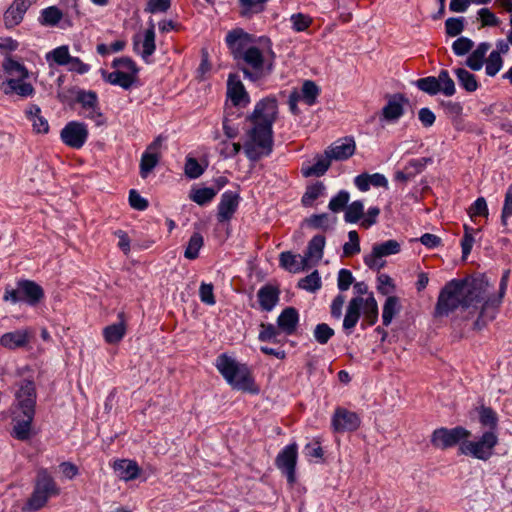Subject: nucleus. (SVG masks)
I'll return each mask as SVG.
<instances>
[{
    "mask_svg": "<svg viewBox=\"0 0 512 512\" xmlns=\"http://www.w3.org/2000/svg\"><path fill=\"white\" fill-rule=\"evenodd\" d=\"M509 277L510 270L507 269L503 272L500 280L498 297L488 298L485 301L488 285L483 279L451 280L440 291L435 315L438 317L448 316L459 308L474 313L482 303L479 317L474 323V328L481 330L496 317L497 308L507 290Z\"/></svg>",
    "mask_w": 512,
    "mask_h": 512,
    "instance_id": "f257e3e1",
    "label": "nucleus"
},
{
    "mask_svg": "<svg viewBox=\"0 0 512 512\" xmlns=\"http://www.w3.org/2000/svg\"><path fill=\"white\" fill-rule=\"evenodd\" d=\"M278 116V103L275 98L260 100L253 112L246 117L252 127L246 132L244 153L251 161L268 156L273 148V123Z\"/></svg>",
    "mask_w": 512,
    "mask_h": 512,
    "instance_id": "f03ea898",
    "label": "nucleus"
},
{
    "mask_svg": "<svg viewBox=\"0 0 512 512\" xmlns=\"http://www.w3.org/2000/svg\"><path fill=\"white\" fill-rule=\"evenodd\" d=\"M216 367L234 389L253 394L259 392L247 365L237 362L226 354H221L217 358Z\"/></svg>",
    "mask_w": 512,
    "mask_h": 512,
    "instance_id": "7ed1b4c3",
    "label": "nucleus"
},
{
    "mask_svg": "<svg viewBox=\"0 0 512 512\" xmlns=\"http://www.w3.org/2000/svg\"><path fill=\"white\" fill-rule=\"evenodd\" d=\"M59 494L60 488L57 486L54 478L46 468H40L37 471L33 492L22 508V511H38L47 504L51 497Z\"/></svg>",
    "mask_w": 512,
    "mask_h": 512,
    "instance_id": "20e7f679",
    "label": "nucleus"
},
{
    "mask_svg": "<svg viewBox=\"0 0 512 512\" xmlns=\"http://www.w3.org/2000/svg\"><path fill=\"white\" fill-rule=\"evenodd\" d=\"M44 298L43 288L32 280H20L16 287L7 285L3 295V301L17 304L25 302L30 306L37 305Z\"/></svg>",
    "mask_w": 512,
    "mask_h": 512,
    "instance_id": "39448f33",
    "label": "nucleus"
},
{
    "mask_svg": "<svg viewBox=\"0 0 512 512\" xmlns=\"http://www.w3.org/2000/svg\"><path fill=\"white\" fill-rule=\"evenodd\" d=\"M239 61L245 64L242 68L244 77L254 82L268 76L273 69V63L268 61L256 46L247 50Z\"/></svg>",
    "mask_w": 512,
    "mask_h": 512,
    "instance_id": "423d86ee",
    "label": "nucleus"
},
{
    "mask_svg": "<svg viewBox=\"0 0 512 512\" xmlns=\"http://www.w3.org/2000/svg\"><path fill=\"white\" fill-rule=\"evenodd\" d=\"M498 444V435L495 431H486L479 440L465 439L460 443L461 454L470 455L476 459L487 461L493 455V450Z\"/></svg>",
    "mask_w": 512,
    "mask_h": 512,
    "instance_id": "0eeeda50",
    "label": "nucleus"
},
{
    "mask_svg": "<svg viewBox=\"0 0 512 512\" xmlns=\"http://www.w3.org/2000/svg\"><path fill=\"white\" fill-rule=\"evenodd\" d=\"M416 86L429 95L442 92L446 96H452L456 92L454 81L447 70H441L438 77L428 76L418 79Z\"/></svg>",
    "mask_w": 512,
    "mask_h": 512,
    "instance_id": "6e6552de",
    "label": "nucleus"
},
{
    "mask_svg": "<svg viewBox=\"0 0 512 512\" xmlns=\"http://www.w3.org/2000/svg\"><path fill=\"white\" fill-rule=\"evenodd\" d=\"M470 436L471 432L461 426H457L452 429L441 427L433 431L431 435V444L435 448L445 450L465 439H468Z\"/></svg>",
    "mask_w": 512,
    "mask_h": 512,
    "instance_id": "1a4fd4ad",
    "label": "nucleus"
},
{
    "mask_svg": "<svg viewBox=\"0 0 512 512\" xmlns=\"http://www.w3.org/2000/svg\"><path fill=\"white\" fill-rule=\"evenodd\" d=\"M76 101L81 104L82 111L80 114L83 117L94 121L97 126L106 123V119L100 111L97 94L94 91H78Z\"/></svg>",
    "mask_w": 512,
    "mask_h": 512,
    "instance_id": "9d476101",
    "label": "nucleus"
},
{
    "mask_svg": "<svg viewBox=\"0 0 512 512\" xmlns=\"http://www.w3.org/2000/svg\"><path fill=\"white\" fill-rule=\"evenodd\" d=\"M400 252V244L396 240H387L383 243L373 245L370 254L364 256V263L373 270L379 271L385 265L383 257L395 255Z\"/></svg>",
    "mask_w": 512,
    "mask_h": 512,
    "instance_id": "9b49d317",
    "label": "nucleus"
},
{
    "mask_svg": "<svg viewBox=\"0 0 512 512\" xmlns=\"http://www.w3.org/2000/svg\"><path fill=\"white\" fill-rule=\"evenodd\" d=\"M88 135L87 125L78 121L68 122L60 132L62 142L73 149L82 148Z\"/></svg>",
    "mask_w": 512,
    "mask_h": 512,
    "instance_id": "f8f14e48",
    "label": "nucleus"
},
{
    "mask_svg": "<svg viewBox=\"0 0 512 512\" xmlns=\"http://www.w3.org/2000/svg\"><path fill=\"white\" fill-rule=\"evenodd\" d=\"M298 446L291 443L284 447L275 459L276 467L287 477L289 483L295 481V467L297 463Z\"/></svg>",
    "mask_w": 512,
    "mask_h": 512,
    "instance_id": "ddd939ff",
    "label": "nucleus"
},
{
    "mask_svg": "<svg viewBox=\"0 0 512 512\" xmlns=\"http://www.w3.org/2000/svg\"><path fill=\"white\" fill-rule=\"evenodd\" d=\"M360 424L361 420L357 413L342 407L335 409L331 419L332 429L337 433L353 432L359 428Z\"/></svg>",
    "mask_w": 512,
    "mask_h": 512,
    "instance_id": "4468645a",
    "label": "nucleus"
},
{
    "mask_svg": "<svg viewBox=\"0 0 512 512\" xmlns=\"http://www.w3.org/2000/svg\"><path fill=\"white\" fill-rule=\"evenodd\" d=\"M253 42V37L242 29H234L226 35V43L235 60H240V57L254 46Z\"/></svg>",
    "mask_w": 512,
    "mask_h": 512,
    "instance_id": "2eb2a0df",
    "label": "nucleus"
},
{
    "mask_svg": "<svg viewBox=\"0 0 512 512\" xmlns=\"http://www.w3.org/2000/svg\"><path fill=\"white\" fill-rule=\"evenodd\" d=\"M38 0H13L3 15V22L7 29L18 26L24 19L28 9Z\"/></svg>",
    "mask_w": 512,
    "mask_h": 512,
    "instance_id": "dca6fc26",
    "label": "nucleus"
},
{
    "mask_svg": "<svg viewBox=\"0 0 512 512\" xmlns=\"http://www.w3.org/2000/svg\"><path fill=\"white\" fill-rule=\"evenodd\" d=\"M15 393L16 400L22 410L35 411L36 405V388L32 379H23L18 384Z\"/></svg>",
    "mask_w": 512,
    "mask_h": 512,
    "instance_id": "f3484780",
    "label": "nucleus"
},
{
    "mask_svg": "<svg viewBox=\"0 0 512 512\" xmlns=\"http://www.w3.org/2000/svg\"><path fill=\"white\" fill-rule=\"evenodd\" d=\"M356 150V143L353 137H343L334 141L326 149V154L333 161H345L349 159Z\"/></svg>",
    "mask_w": 512,
    "mask_h": 512,
    "instance_id": "a211bd4d",
    "label": "nucleus"
},
{
    "mask_svg": "<svg viewBox=\"0 0 512 512\" xmlns=\"http://www.w3.org/2000/svg\"><path fill=\"white\" fill-rule=\"evenodd\" d=\"M239 200V194L233 191H226L221 195L217 212V219L220 223L228 222L232 219L239 206Z\"/></svg>",
    "mask_w": 512,
    "mask_h": 512,
    "instance_id": "6ab92c4d",
    "label": "nucleus"
},
{
    "mask_svg": "<svg viewBox=\"0 0 512 512\" xmlns=\"http://www.w3.org/2000/svg\"><path fill=\"white\" fill-rule=\"evenodd\" d=\"M31 337L32 333L28 328L7 332L0 337V346L8 350L24 348L29 344Z\"/></svg>",
    "mask_w": 512,
    "mask_h": 512,
    "instance_id": "aec40b11",
    "label": "nucleus"
},
{
    "mask_svg": "<svg viewBox=\"0 0 512 512\" xmlns=\"http://www.w3.org/2000/svg\"><path fill=\"white\" fill-rule=\"evenodd\" d=\"M227 96L235 106H246L250 102L249 95L239 76L230 74L227 81Z\"/></svg>",
    "mask_w": 512,
    "mask_h": 512,
    "instance_id": "412c9836",
    "label": "nucleus"
},
{
    "mask_svg": "<svg viewBox=\"0 0 512 512\" xmlns=\"http://www.w3.org/2000/svg\"><path fill=\"white\" fill-rule=\"evenodd\" d=\"M155 37V27L152 22L144 32L142 40L138 39V37H134V50L138 52L145 61H148V58L155 52Z\"/></svg>",
    "mask_w": 512,
    "mask_h": 512,
    "instance_id": "4be33fe9",
    "label": "nucleus"
},
{
    "mask_svg": "<svg viewBox=\"0 0 512 512\" xmlns=\"http://www.w3.org/2000/svg\"><path fill=\"white\" fill-rule=\"evenodd\" d=\"M363 305L364 298L360 296L354 297L349 301L343 320V329L347 334H350L358 323Z\"/></svg>",
    "mask_w": 512,
    "mask_h": 512,
    "instance_id": "5701e85b",
    "label": "nucleus"
},
{
    "mask_svg": "<svg viewBox=\"0 0 512 512\" xmlns=\"http://www.w3.org/2000/svg\"><path fill=\"white\" fill-rule=\"evenodd\" d=\"M160 146V140L156 139L148 146L147 150L142 154L140 161V175L142 178H146L159 162L158 150Z\"/></svg>",
    "mask_w": 512,
    "mask_h": 512,
    "instance_id": "b1692460",
    "label": "nucleus"
},
{
    "mask_svg": "<svg viewBox=\"0 0 512 512\" xmlns=\"http://www.w3.org/2000/svg\"><path fill=\"white\" fill-rule=\"evenodd\" d=\"M22 413V419H15L12 435L18 440L25 441L28 440L31 436V425L34 419L35 411L22 410Z\"/></svg>",
    "mask_w": 512,
    "mask_h": 512,
    "instance_id": "393cba45",
    "label": "nucleus"
},
{
    "mask_svg": "<svg viewBox=\"0 0 512 512\" xmlns=\"http://www.w3.org/2000/svg\"><path fill=\"white\" fill-rule=\"evenodd\" d=\"M279 294V289L272 285L262 286L257 292L260 308L263 311H272L279 301Z\"/></svg>",
    "mask_w": 512,
    "mask_h": 512,
    "instance_id": "a878e982",
    "label": "nucleus"
},
{
    "mask_svg": "<svg viewBox=\"0 0 512 512\" xmlns=\"http://www.w3.org/2000/svg\"><path fill=\"white\" fill-rule=\"evenodd\" d=\"M1 89L6 95L17 94L21 97H29L34 93L33 86L25 79H6Z\"/></svg>",
    "mask_w": 512,
    "mask_h": 512,
    "instance_id": "bb28decb",
    "label": "nucleus"
},
{
    "mask_svg": "<svg viewBox=\"0 0 512 512\" xmlns=\"http://www.w3.org/2000/svg\"><path fill=\"white\" fill-rule=\"evenodd\" d=\"M299 314L294 307L285 308L277 318V325L287 335H292L297 328Z\"/></svg>",
    "mask_w": 512,
    "mask_h": 512,
    "instance_id": "cd10ccee",
    "label": "nucleus"
},
{
    "mask_svg": "<svg viewBox=\"0 0 512 512\" xmlns=\"http://www.w3.org/2000/svg\"><path fill=\"white\" fill-rule=\"evenodd\" d=\"M324 246L325 237L322 235H316L309 241L307 250L303 255V261H306L308 267L322 259Z\"/></svg>",
    "mask_w": 512,
    "mask_h": 512,
    "instance_id": "c85d7f7f",
    "label": "nucleus"
},
{
    "mask_svg": "<svg viewBox=\"0 0 512 512\" xmlns=\"http://www.w3.org/2000/svg\"><path fill=\"white\" fill-rule=\"evenodd\" d=\"M113 469L117 476L125 481L133 480L139 475V466L135 461L122 459L117 460L113 464Z\"/></svg>",
    "mask_w": 512,
    "mask_h": 512,
    "instance_id": "c756f323",
    "label": "nucleus"
},
{
    "mask_svg": "<svg viewBox=\"0 0 512 512\" xmlns=\"http://www.w3.org/2000/svg\"><path fill=\"white\" fill-rule=\"evenodd\" d=\"M279 261L281 267L291 273H299L309 268L306 261H303V256L292 254L289 251L282 252Z\"/></svg>",
    "mask_w": 512,
    "mask_h": 512,
    "instance_id": "7c9ffc66",
    "label": "nucleus"
},
{
    "mask_svg": "<svg viewBox=\"0 0 512 512\" xmlns=\"http://www.w3.org/2000/svg\"><path fill=\"white\" fill-rule=\"evenodd\" d=\"M403 102L401 95L391 97L382 109L383 118L390 122L397 121L404 113Z\"/></svg>",
    "mask_w": 512,
    "mask_h": 512,
    "instance_id": "2f4dec72",
    "label": "nucleus"
},
{
    "mask_svg": "<svg viewBox=\"0 0 512 512\" xmlns=\"http://www.w3.org/2000/svg\"><path fill=\"white\" fill-rule=\"evenodd\" d=\"M27 117L32 122L33 130L36 133L46 134L49 131V124L46 118L41 115V109L37 105H31L26 111Z\"/></svg>",
    "mask_w": 512,
    "mask_h": 512,
    "instance_id": "473e14b6",
    "label": "nucleus"
},
{
    "mask_svg": "<svg viewBox=\"0 0 512 512\" xmlns=\"http://www.w3.org/2000/svg\"><path fill=\"white\" fill-rule=\"evenodd\" d=\"M490 49V44L487 42L480 43L477 48L469 55L466 60V65L473 71H479L483 67L485 56Z\"/></svg>",
    "mask_w": 512,
    "mask_h": 512,
    "instance_id": "72a5a7b5",
    "label": "nucleus"
},
{
    "mask_svg": "<svg viewBox=\"0 0 512 512\" xmlns=\"http://www.w3.org/2000/svg\"><path fill=\"white\" fill-rule=\"evenodd\" d=\"M126 334V324L124 320L106 326L103 329V337L108 344H117Z\"/></svg>",
    "mask_w": 512,
    "mask_h": 512,
    "instance_id": "f704fd0d",
    "label": "nucleus"
},
{
    "mask_svg": "<svg viewBox=\"0 0 512 512\" xmlns=\"http://www.w3.org/2000/svg\"><path fill=\"white\" fill-rule=\"evenodd\" d=\"M63 18V12L57 6H49L40 12L38 22L42 26L54 27L59 24Z\"/></svg>",
    "mask_w": 512,
    "mask_h": 512,
    "instance_id": "c9c22d12",
    "label": "nucleus"
},
{
    "mask_svg": "<svg viewBox=\"0 0 512 512\" xmlns=\"http://www.w3.org/2000/svg\"><path fill=\"white\" fill-rule=\"evenodd\" d=\"M363 311V322L362 327L364 328L365 324L368 326L374 325L378 320V305L375 298L371 295L364 299V305L362 307Z\"/></svg>",
    "mask_w": 512,
    "mask_h": 512,
    "instance_id": "e433bc0d",
    "label": "nucleus"
},
{
    "mask_svg": "<svg viewBox=\"0 0 512 512\" xmlns=\"http://www.w3.org/2000/svg\"><path fill=\"white\" fill-rule=\"evenodd\" d=\"M105 80L112 85H117L125 90H128L133 85L135 76L125 71L116 70L107 74L105 76Z\"/></svg>",
    "mask_w": 512,
    "mask_h": 512,
    "instance_id": "4c0bfd02",
    "label": "nucleus"
},
{
    "mask_svg": "<svg viewBox=\"0 0 512 512\" xmlns=\"http://www.w3.org/2000/svg\"><path fill=\"white\" fill-rule=\"evenodd\" d=\"M459 85L467 92H474L478 89L479 84L474 74L464 68L454 69Z\"/></svg>",
    "mask_w": 512,
    "mask_h": 512,
    "instance_id": "58836bf2",
    "label": "nucleus"
},
{
    "mask_svg": "<svg viewBox=\"0 0 512 512\" xmlns=\"http://www.w3.org/2000/svg\"><path fill=\"white\" fill-rule=\"evenodd\" d=\"M5 73L8 75L7 79H26L28 78V71L21 63L7 58L2 65Z\"/></svg>",
    "mask_w": 512,
    "mask_h": 512,
    "instance_id": "ea45409f",
    "label": "nucleus"
},
{
    "mask_svg": "<svg viewBox=\"0 0 512 512\" xmlns=\"http://www.w3.org/2000/svg\"><path fill=\"white\" fill-rule=\"evenodd\" d=\"M400 311L399 299L396 296H389L383 306L382 321L385 326L390 325L395 315Z\"/></svg>",
    "mask_w": 512,
    "mask_h": 512,
    "instance_id": "a19ab883",
    "label": "nucleus"
},
{
    "mask_svg": "<svg viewBox=\"0 0 512 512\" xmlns=\"http://www.w3.org/2000/svg\"><path fill=\"white\" fill-rule=\"evenodd\" d=\"M333 160L328 157L326 154V151L324 152V155L318 156L316 159V162L309 167L306 171H304L305 176H322L325 174V172L329 169L331 162Z\"/></svg>",
    "mask_w": 512,
    "mask_h": 512,
    "instance_id": "79ce46f5",
    "label": "nucleus"
},
{
    "mask_svg": "<svg viewBox=\"0 0 512 512\" xmlns=\"http://www.w3.org/2000/svg\"><path fill=\"white\" fill-rule=\"evenodd\" d=\"M319 88L318 86L311 80H306L301 88V91L299 92L300 98L302 101H304L307 105L311 106L316 103V99L319 95Z\"/></svg>",
    "mask_w": 512,
    "mask_h": 512,
    "instance_id": "37998d69",
    "label": "nucleus"
},
{
    "mask_svg": "<svg viewBox=\"0 0 512 512\" xmlns=\"http://www.w3.org/2000/svg\"><path fill=\"white\" fill-rule=\"evenodd\" d=\"M204 239L203 236L195 232L191 235L187 247L184 252L185 258L194 260L198 257L200 249L203 247Z\"/></svg>",
    "mask_w": 512,
    "mask_h": 512,
    "instance_id": "c03bdc74",
    "label": "nucleus"
},
{
    "mask_svg": "<svg viewBox=\"0 0 512 512\" xmlns=\"http://www.w3.org/2000/svg\"><path fill=\"white\" fill-rule=\"evenodd\" d=\"M217 195V190L212 187H205L192 190L190 193V199L198 205H205L213 200Z\"/></svg>",
    "mask_w": 512,
    "mask_h": 512,
    "instance_id": "a18cd8bd",
    "label": "nucleus"
},
{
    "mask_svg": "<svg viewBox=\"0 0 512 512\" xmlns=\"http://www.w3.org/2000/svg\"><path fill=\"white\" fill-rule=\"evenodd\" d=\"M325 186L322 182H317L314 185L308 186L306 192L302 196V204L304 206H312L313 202L325 193Z\"/></svg>",
    "mask_w": 512,
    "mask_h": 512,
    "instance_id": "49530a36",
    "label": "nucleus"
},
{
    "mask_svg": "<svg viewBox=\"0 0 512 512\" xmlns=\"http://www.w3.org/2000/svg\"><path fill=\"white\" fill-rule=\"evenodd\" d=\"M479 420L484 427H488V431H495L498 425V417L494 410L489 407H481L479 411Z\"/></svg>",
    "mask_w": 512,
    "mask_h": 512,
    "instance_id": "de8ad7c7",
    "label": "nucleus"
},
{
    "mask_svg": "<svg viewBox=\"0 0 512 512\" xmlns=\"http://www.w3.org/2000/svg\"><path fill=\"white\" fill-rule=\"evenodd\" d=\"M364 215V204L357 200L348 205L345 209L344 219L347 223H356Z\"/></svg>",
    "mask_w": 512,
    "mask_h": 512,
    "instance_id": "09e8293b",
    "label": "nucleus"
},
{
    "mask_svg": "<svg viewBox=\"0 0 512 512\" xmlns=\"http://www.w3.org/2000/svg\"><path fill=\"white\" fill-rule=\"evenodd\" d=\"M335 332L328 324L319 323L313 330V336L317 343L325 345L334 336Z\"/></svg>",
    "mask_w": 512,
    "mask_h": 512,
    "instance_id": "8fccbe9b",
    "label": "nucleus"
},
{
    "mask_svg": "<svg viewBox=\"0 0 512 512\" xmlns=\"http://www.w3.org/2000/svg\"><path fill=\"white\" fill-rule=\"evenodd\" d=\"M280 335L279 329H277L273 324H265L262 323L260 325V332L258 339L262 342H273L279 343L278 336Z\"/></svg>",
    "mask_w": 512,
    "mask_h": 512,
    "instance_id": "3c124183",
    "label": "nucleus"
},
{
    "mask_svg": "<svg viewBox=\"0 0 512 512\" xmlns=\"http://www.w3.org/2000/svg\"><path fill=\"white\" fill-rule=\"evenodd\" d=\"M349 199V193L345 190H341L336 196H334L330 200L328 207L332 212L338 213L347 207Z\"/></svg>",
    "mask_w": 512,
    "mask_h": 512,
    "instance_id": "603ef678",
    "label": "nucleus"
},
{
    "mask_svg": "<svg viewBox=\"0 0 512 512\" xmlns=\"http://www.w3.org/2000/svg\"><path fill=\"white\" fill-rule=\"evenodd\" d=\"M298 286L310 292H315L316 290L320 289L321 279L318 271H314L310 275L301 279L298 283Z\"/></svg>",
    "mask_w": 512,
    "mask_h": 512,
    "instance_id": "864d4df0",
    "label": "nucleus"
},
{
    "mask_svg": "<svg viewBox=\"0 0 512 512\" xmlns=\"http://www.w3.org/2000/svg\"><path fill=\"white\" fill-rule=\"evenodd\" d=\"M70 58L69 48L65 45L55 48L47 55L48 60L52 59L58 65H67Z\"/></svg>",
    "mask_w": 512,
    "mask_h": 512,
    "instance_id": "5fc2aeb1",
    "label": "nucleus"
},
{
    "mask_svg": "<svg viewBox=\"0 0 512 512\" xmlns=\"http://www.w3.org/2000/svg\"><path fill=\"white\" fill-rule=\"evenodd\" d=\"M349 242L343 246V255L349 257L360 252L359 236L355 230L348 233Z\"/></svg>",
    "mask_w": 512,
    "mask_h": 512,
    "instance_id": "6e6d98bb",
    "label": "nucleus"
},
{
    "mask_svg": "<svg viewBox=\"0 0 512 512\" xmlns=\"http://www.w3.org/2000/svg\"><path fill=\"white\" fill-rule=\"evenodd\" d=\"M268 0H239L242 7V14H256L264 10V6Z\"/></svg>",
    "mask_w": 512,
    "mask_h": 512,
    "instance_id": "4d7b16f0",
    "label": "nucleus"
},
{
    "mask_svg": "<svg viewBox=\"0 0 512 512\" xmlns=\"http://www.w3.org/2000/svg\"><path fill=\"white\" fill-rule=\"evenodd\" d=\"M503 59L498 56V53H490L486 60L485 71L490 77H494L502 68Z\"/></svg>",
    "mask_w": 512,
    "mask_h": 512,
    "instance_id": "13d9d810",
    "label": "nucleus"
},
{
    "mask_svg": "<svg viewBox=\"0 0 512 512\" xmlns=\"http://www.w3.org/2000/svg\"><path fill=\"white\" fill-rule=\"evenodd\" d=\"M290 21L292 23V28L296 32L305 31L312 24V18L308 15L302 13H296L291 15Z\"/></svg>",
    "mask_w": 512,
    "mask_h": 512,
    "instance_id": "bf43d9fd",
    "label": "nucleus"
},
{
    "mask_svg": "<svg viewBox=\"0 0 512 512\" xmlns=\"http://www.w3.org/2000/svg\"><path fill=\"white\" fill-rule=\"evenodd\" d=\"M446 33L450 37H455L462 33L464 29V19L459 18H448L445 22Z\"/></svg>",
    "mask_w": 512,
    "mask_h": 512,
    "instance_id": "052dcab7",
    "label": "nucleus"
},
{
    "mask_svg": "<svg viewBox=\"0 0 512 512\" xmlns=\"http://www.w3.org/2000/svg\"><path fill=\"white\" fill-rule=\"evenodd\" d=\"M242 148L244 149V144L241 145L239 142L230 143L224 140L220 142V155L224 158H233Z\"/></svg>",
    "mask_w": 512,
    "mask_h": 512,
    "instance_id": "680f3d73",
    "label": "nucleus"
},
{
    "mask_svg": "<svg viewBox=\"0 0 512 512\" xmlns=\"http://www.w3.org/2000/svg\"><path fill=\"white\" fill-rule=\"evenodd\" d=\"M474 46V42L467 37H460L452 44V50L457 56L467 54Z\"/></svg>",
    "mask_w": 512,
    "mask_h": 512,
    "instance_id": "e2e57ef3",
    "label": "nucleus"
},
{
    "mask_svg": "<svg viewBox=\"0 0 512 512\" xmlns=\"http://www.w3.org/2000/svg\"><path fill=\"white\" fill-rule=\"evenodd\" d=\"M468 214L471 219H474L477 216H488V207L485 198H477L475 202L469 207Z\"/></svg>",
    "mask_w": 512,
    "mask_h": 512,
    "instance_id": "0e129e2a",
    "label": "nucleus"
},
{
    "mask_svg": "<svg viewBox=\"0 0 512 512\" xmlns=\"http://www.w3.org/2000/svg\"><path fill=\"white\" fill-rule=\"evenodd\" d=\"M204 172V169L198 163L195 158H187L185 163V175L190 179H196L200 177Z\"/></svg>",
    "mask_w": 512,
    "mask_h": 512,
    "instance_id": "69168bd1",
    "label": "nucleus"
},
{
    "mask_svg": "<svg viewBox=\"0 0 512 512\" xmlns=\"http://www.w3.org/2000/svg\"><path fill=\"white\" fill-rule=\"evenodd\" d=\"M478 17L482 26L494 27L500 24L499 18L488 8H481Z\"/></svg>",
    "mask_w": 512,
    "mask_h": 512,
    "instance_id": "338daca9",
    "label": "nucleus"
},
{
    "mask_svg": "<svg viewBox=\"0 0 512 512\" xmlns=\"http://www.w3.org/2000/svg\"><path fill=\"white\" fill-rule=\"evenodd\" d=\"M512 216V184L508 187L506 194L504 205L502 209L501 221L503 225H507V220Z\"/></svg>",
    "mask_w": 512,
    "mask_h": 512,
    "instance_id": "774afa93",
    "label": "nucleus"
}]
</instances>
